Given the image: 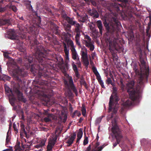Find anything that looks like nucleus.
<instances>
[{"mask_svg": "<svg viewBox=\"0 0 151 151\" xmlns=\"http://www.w3.org/2000/svg\"><path fill=\"white\" fill-rule=\"evenodd\" d=\"M49 54L42 46H39L36 48L35 54L36 59L33 62V59L31 56H26L24 58L25 66L27 69L30 68V70L34 75H37L40 78L47 76L45 71L46 61L49 59Z\"/></svg>", "mask_w": 151, "mask_h": 151, "instance_id": "obj_1", "label": "nucleus"}, {"mask_svg": "<svg viewBox=\"0 0 151 151\" xmlns=\"http://www.w3.org/2000/svg\"><path fill=\"white\" fill-rule=\"evenodd\" d=\"M104 25L106 28L107 35L111 37L109 41V50L112 53L115 50H122L121 47L117 43L119 36L117 32L121 26V23L115 17H113L111 19L110 26L107 24H104Z\"/></svg>", "mask_w": 151, "mask_h": 151, "instance_id": "obj_2", "label": "nucleus"}, {"mask_svg": "<svg viewBox=\"0 0 151 151\" xmlns=\"http://www.w3.org/2000/svg\"><path fill=\"white\" fill-rule=\"evenodd\" d=\"M119 100V96L118 93H114L111 95L109 102L108 112L111 113L108 116V119L109 120L114 121L115 118L117 121L118 117L116 116V114L118 110V102Z\"/></svg>", "mask_w": 151, "mask_h": 151, "instance_id": "obj_3", "label": "nucleus"}, {"mask_svg": "<svg viewBox=\"0 0 151 151\" xmlns=\"http://www.w3.org/2000/svg\"><path fill=\"white\" fill-rule=\"evenodd\" d=\"M134 81H131L127 84V91L129 93L130 100L128 99L123 103V106L125 107H128L132 105L133 101L137 99L138 93L137 90L134 89Z\"/></svg>", "mask_w": 151, "mask_h": 151, "instance_id": "obj_4", "label": "nucleus"}, {"mask_svg": "<svg viewBox=\"0 0 151 151\" xmlns=\"http://www.w3.org/2000/svg\"><path fill=\"white\" fill-rule=\"evenodd\" d=\"M116 119L114 118V121L112 120L111 122L113 127L112 128V132L115 136L116 139V142L113 144V147H115L122 140L123 137L120 130L117 125Z\"/></svg>", "mask_w": 151, "mask_h": 151, "instance_id": "obj_5", "label": "nucleus"}, {"mask_svg": "<svg viewBox=\"0 0 151 151\" xmlns=\"http://www.w3.org/2000/svg\"><path fill=\"white\" fill-rule=\"evenodd\" d=\"M66 77L68 82L66 79H63V82L65 88L68 91L69 96H71L72 95L71 90H72L77 96L78 93L77 90L74 84L72 77L71 76H70L69 75H67Z\"/></svg>", "mask_w": 151, "mask_h": 151, "instance_id": "obj_6", "label": "nucleus"}, {"mask_svg": "<svg viewBox=\"0 0 151 151\" xmlns=\"http://www.w3.org/2000/svg\"><path fill=\"white\" fill-rule=\"evenodd\" d=\"M113 2L111 4V6L114 10L118 13H121L122 10V6L120 4H118L116 1H120L126 2L127 1V0H111Z\"/></svg>", "mask_w": 151, "mask_h": 151, "instance_id": "obj_7", "label": "nucleus"}, {"mask_svg": "<svg viewBox=\"0 0 151 151\" xmlns=\"http://www.w3.org/2000/svg\"><path fill=\"white\" fill-rule=\"evenodd\" d=\"M26 75V72L19 69L14 71L13 73V77L15 78V79L19 81H21L22 78L24 77Z\"/></svg>", "mask_w": 151, "mask_h": 151, "instance_id": "obj_8", "label": "nucleus"}, {"mask_svg": "<svg viewBox=\"0 0 151 151\" xmlns=\"http://www.w3.org/2000/svg\"><path fill=\"white\" fill-rule=\"evenodd\" d=\"M84 38L87 39L83 40L86 47L89 48L91 51H93L94 49V46L93 45V42L92 41L91 38L87 35H85Z\"/></svg>", "mask_w": 151, "mask_h": 151, "instance_id": "obj_9", "label": "nucleus"}, {"mask_svg": "<svg viewBox=\"0 0 151 151\" xmlns=\"http://www.w3.org/2000/svg\"><path fill=\"white\" fill-rule=\"evenodd\" d=\"M76 28H75V32L77 33L75 37L76 43L78 46H81V44L79 42L80 37V25L77 22L74 25Z\"/></svg>", "mask_w": 151, "mask_h": 151, "instance_id": "obj_10", "label": "nucleus"}, {"mask_svg": "<svg viewBox=\"0 0 151 151\" xmlns=\"http://www.w3.org/2000/svg\"><path fill=\"white\" fill-rule=\"evenodd\" d=\"M5 91L6 92L8 93H11V95L10 94L11 97L9 98V101L12 105L13 106L14 105V103L16 101V98L13 95L12 90L10 88L7 86H5Z\"/></svg>", "mask_w": 151, "mask_h": 151, "instance_id": "obj_11", "label": "nucleus"}, {"mask_svg": "<svg viewBox=\"0 0 151 151\" xmlns=\"http://www.w3.org/2000/svg\"><path fill=\"white\" fill-rule=\"evenodd\" d=\"M140 61L141 63V65L140 67L141 69V71L143 69L145 70V75L147 79V77L149 74V69L148 68H147L146 65V63L144 61L143 59H141Z\"/></svg>", "mask_w": 151, "mask_h": 151, "instance_id": "obj_12", "label": "nucleus"}, {"mask_svg": "<svg viewBox=\"0 0 151 151\" xmlns=\"http://www.w3.org/2000/svg\"><path fill=\"white\" fill-rule=\"evenodd\" d=\"M7 37L8 38L12 40H18V36L17 35L15 32L13 30L9 31L8 32Z\"/></svg>", "mask_w": 151, "mask_h": 151, "instance_id": "obj_13", "label": "nucleus"}, {"mask_svg": "<svg viewBox=\"0 0 151 151\" xmlns=\"http://www.w3.org/2000/svg\"><path fill=\"white\" fill-rule=\"evenodd\" d=\"M63 17L65 18V19L69 24L71 25V26H74L75 25V24L77 22L76 21L74 20V19L73 18H71L68 16H66V14L63 15Z\"/></svg>", "mask_w": 151, "mask_h": 151, "instance_id": "obj_14", "label": "nucleus"}, {"mask_svg": "<svg viewBox=\"0 0 151 151\" xmlns=\"http://www.w3.org/2000/svg\"><path fill=\"white\" fill-rule=\"evenodd\" d=\"M89 14L93 17L94 18H98L99 17V14L96 10L95 8H93L92 9L88 11Z\"/></svg>", "mask_w": 151, "mask_h": 151, "instance_id": "obj_15", "label": "nucleus"}, {"mask_svg": "<svg viewBox=\"0 0 151 151\" xmlns=\"http://www.w3.org/2000/svg\"><path fill=\"white\" fill-rule=\"evenodd\" d=\"M76 136V134L75 132L73 133L72 135L71 136V137L69 138L68 141L66 142V143L68 144V145H67V146L69 147L73 143Z\"/></svg>", "mask_w": 151, "mask_h": 151, "instance_id": "obj_16", "label": "nucleus"}, {"mask_svg": "<svg viewBox=\"0 0 151 151\" xmlns=\"http://www.w3.org/2000/svg\"><path fill=\"white\" fill-rule=\"evenodd\" d=\"M100 145L99 142H97L94 145V147L92 149L91 151H101L104 147V145L98 147Z\"/></svg>", "mask_w": 151, "mask_h": 151, "instance_id": "obj_17", "label": "nucleus"}, {"mask_svg": "<svg viewBox=\"0 0 151 151\" xmlns=\"http://www.w3.org/2000/svg\"><path fill=\"white\" fill-rule=\"evenodd\" d=\"M41 22V18L40 17L37 16L33 19V22L34 24L36 25L37 26H40Z\"/></svg>", "mask_w": 151, "mask_h": 151, "instance_id": "obj_18", "label": "nucleus"}, {"mask_svg": "<svg viewBox=\"0 0 151 151\" xmlns=\"http://www.w3.org/2000/svg\"><path fill=\"white\" fill-rule=\"evenodd\" d=\"M17 93L18 100L19 101H23L24 103L26 101V99L24 98L23 96V94L18 90L17 91Z\"/></svg>", "mask_w": 151, "mask_h": 151, "instance_id": "obj_19", "label": "nucleus"}, {"mask_svg": "<svg viewBox=\"0 0 151 151\" xmlns=\"http://www.w3.org/2000/svg\"><path fill=\"white\" fill-rule=\"evenodd\" d=\"M146 35L149 38H150L151 36V19L148 24V26L146 29Z\"/></svg>", "mask_w": 151, "mask_h": 151, "instance_id": "obj_20", "label": "nucleus"}, {"mask_svg": "<svg viewBox=\"0 0 151 151\" xmlns=\"http://www.w3.org/2000/svg\"><path fill=\"white\" fill-rule=\"evenodd\" d=\"M55 116L53 114H49L43 118L44 121L46 122H50L52 119H54Z\"/></svg>", "mask_w": 151, "mask_h": 151, "instance_id": "obj_21", "label": "nucleus"}, {"mask_svg": "<svg viewBox=\"0 0 151 151\" xmlns=\"http://www.w3.org/2000/svg\"><path fill=\"white\" fill-rule=\"evenodd\" d=\"M96 24L97 27L99 28V32L102 35V34L103 25L102 22L101 20H98L96 22Z\"/></svg>", "mask_w": 151, "mask_h": 151, "instance_id": "obj_22", "label": "nucleus"}, {"mask_svg": "<svg viewBox=\"0 0 151 151\" xmlns=\"http://www.w3.org/2000/svg\"><path fill=\"white\" fill-rule=\"evenodd\" d=\"M1 66H0V79L4 81H9L11 78L10 77L5 75H1Z\"/></svg>", "mask_w": 151, "mask_h": 151, "instance_id": "obj_23", "label": "nucleus"}, {"mask_svg": "<svg viewBox=\"0 0 151 151\" xmlns=\"http://www.w3.org/2000/svg\"><path fill=\"white\" fill-rule=\"evenodd\" d=\"M62 35L64 38V40L65 41H68L71 37V35L69 32H67V33L64 32L62 33Z\"/></svg>", "mask_w": 151, "mask_h": 151, "instance_id": "obj_24", "label": "nucleus"}, {"mask_svg": "<svg viewBox=\"0 0 151 151\" xmlns=\"http://www.w3.org/2000/svg\"><path fill=\"white\" fill-rule=\"evenodd\" d=\"M10 21L9 19H0V27L5 24L9 25Z\"/></svg>", "mask_w": 151, "mask_h": 151, "instance_id": "obj_25", "label": "nucleus"}, {"mask_svg": "<svg viewBox=\"0 0 151 151\" xmlns=\"http://www.w3.org/2000/svg\"><path fill=\"white\" fill-rule=\"evenodd\" d=\"M83 134V132L82 129H79L77 134V138L76 141V143H78V144H79V141L82 136Z\"/></svg>", "mask_w": 151, "mask_h": 151, "instance_id": "obj_26", "label": "nucleus"}, {"mask_svg": "<svg viewBox=\"0 0 151 151\" xmlns=\"http://www.w3.org/2000/svg\"><path fill=\"white\" fill-rule=\"evenodd\" d=\"M6 0H0V12L4 11V5L6 4Z\"/></svg>", "mask_w": 151, "mask_h": 151, "instance_id": "obj_27", "label": "nucleus"}, {"mask_svg": "<svg viewBox=\"0 0 151 151\" xmlns=\"http://www.w3.org/2000/svg\"><path fill=\"white\" fill-rule=\"evenodd\" d=\"M63 45L64 47V51L65 55L66 58L67 59H68L69 54V50L67 49V45L65 43H63Z\"/></svg>", "mask_w": 151, "mask_h": 151, "instance_id": "obj_28", "label": "nucleus"}, {"mask_svg": "<svg viewBox=\"0 0 151 151\" xmlns=\"http://www.w3.org/2000/svg\"><path fill=\"white\" fill-rule=\"evenodd\" d=\"M88 19V16L87 15H83L81 17L79 21L80 22L83 23L86 22Z\"/></svg>", "mask_w": 151, "mask_h": 151, "instance_id": "obj_29", "label": "nucleus"}, {"mask_svg": "<svg viewBox=\"0 0 151 151\" xmlns=\"http://www.w3.org/2000/svg\"><path fill=\"white\" fill-rule=\"evenodd\" d=\"M64 29L67 32H71V26L69 24H65L64 25Z\"/></svg>", "mask_w": 151, "mask_h": 151, "instance_id": "obj_30", "label": "nucleus"}, {"mask_svg": "<svg viewBox=\"0 0 151 151\" xmlns=\"http://www.w3.org/2000/svg\"><path fill=\"white\" fill-rule=\"evenodd\" d=\"M45 141L44 140H42L40 143L35 146V147L37 148L41 147L44 146L45 144Z\"/></svg>", "mask_w": 151, "mask_h": 151, "instance_id": "obj_31", "label": "nucleus"}, {"mask_svg": "<svg viewBox=\"0 0 151 151\" xmlns=\"http://www.w3.org/2000/svg\"><path fill=\"white\" fill-rule=\"evenodd\" d=\"M31 1H28L26 3L27 8L29 9V10H31L33 12V10L32 9V6L30 4Z\"/></svg>", "mask_w": 151, "mask_h": 151, "instance_id": "obj_32", "label": "nucleus"}, {"mask_svg": "<svg viewBox=\"0 0 151 151\" xmlns=\"http://www.w3.org/2000/svg\"><path fill=\"white\" fill-rule=\"evenodd\" d=\"M81 57L83 60L88 58L87 50H86V51L85 52L84 51H82L81 54Z\"/></svg>", "mask_w": 151, "mask_h": 151, "instance_id": "obj_33", "label": "nucleus"}, {"mask_svg": "<svg viewBox=\"0 0 151 151\" xmlns=\"http://www.w3.org/2000/svg\"><path fill=\"white\" fill-rule=\"evenodd\" d=\"M20 127L21 133H24L25 135H27V133L24 129V124L22 123L21 124Z\"/></svg>", "mask_w": 151, "mask_h": 151, "instance_id": "obj_34", "label": "nucleus"}, {"mask_svg": "<svg viewBox=\"0 0 151 151\" xmlns=\"http://www.w3.org/2000/svg\"><path fill=\"white\" fill-rule=\"evenodd\" d=\"M143 80H144V76L143 75H141L140 77L139 78L138 82L139 84L141 85L143 84Z\"/></svg>", "mask_w": 151, "mask_h": 151, "instance_id": "obj_35", "label": "nucleus"}, {"mask_svg": "<svg viewBox=\"0 0 151 151\" xmlns=\"http://www.w3.org/2000/svg\"><path fill=\"white\" fill-rule=\"evenodd\" d=\"M81 111L83 115L84 116H85L86 114V109L85 107V106L83 104L82 106L81 107Z\"/></svg>", "mask_w": 151, "mask_h": 151, "instance_id": "obj_36", "label": "nucleus"}, {"mask_svg": "<svg viewBox=\"0 0 151 151\" xmlns=\"http://www.w3.org/2000/svg\"><path fill=\"white\" fill-rule=\"evenodd\" d=\"M81 81H80V83L82 85H83L86 88L87 86V84L86 83V82L83 77H82L81 78Z\"/></svg>", "mask_w": 151, "mask_h": 151, "instance_id": "obj_37", "label": "nucleus"}, {"mask_svg": "<svg viewBox=\"0 0 151 151\" xmlns=\"http://www.w3.org/2000/svg\"><path fill=\"white\" fill-rule=\"evenodd\" d=\"M76 114L78 116H80L81 115V113L80 112H78L77 110H76L73 113L72 115V117H74Z\"/></svg>", "mask_w": 151, "mask_h": 151, "instance_id": "obj_38", "label": "nucleus"}, {"mask_svg": "<svg viewBox=\"0 0 151 151\" xmlns=\"http://www.w3.org/2000/svg\"><path fill=\"white\" fill-rule=\"evenodd\" d=\"M56 132L57 131L56 130L55 133L52 134V139L55 142H56L58 136V135L56 134Z\"/></svg>", "mask_w": 151, "mask_h": 151, "instance_id": "obj_39", "label": "nucleus"}, {"mask_svg": "<svg viewBox=\"0 0 151 151\" xmlns=\"http://www.w3.org/2000/svg\"><path fill=\"white\" fill-rule=\"evenodd\" d=\"M8 132H8L6 135V145L7 143H9L10 142L11 139V137H10V135L8 134Z\"/></svg>", "mask_w": 151, "mask_h": 151, "instance_id": "obj_40", "label": "nucleus"}, {"mask_svg": "<svg viewBox=\"0 0 151 151\" xmlns=\"http://www.w3.org/2000/svg\"><path fill=\"white\" fill-rule=\"evenodd\" d=\"M45 101L47 104H50V102H51V100L50 98L49 97V95L47 96L46 94H45Z\"/></svg>", "mask_w": 151, "mask_h": 151, "instance_id": "obj_41", "label": "nucleus"}, {"mask_svg": "<svg viewBox=\"0 0 151 151\" xmlns=\"http://www.w3.org/2000/svg\"><path fill=\"white\" fill-rule=\"evenodd\" d=\"M53 33L58 35H60V30L58 29V27H56L55 30L53 32Z\"/></svg>", "mask_w": 151, "mask_h": 151, "instance_id": "obj_42", "label": "nucleus"}, {"mask_svg": "<svg viewBox=\"0 0 151 151\" xmlns=\"http://www.w3.org/2000/svg\"><path fill=\"white\" fill-rule=\"evenodd\" d=\"M84 63L86 66H88L89 64V62L88 58L83 60Z\"/></svg>", "mask_w": 151, "mask_h": 151, "instance_id": "obj_43", "label": "nucleus"}, {"mask_svg": "<svg viewBox=\"0 0 151 151\" xmlns=\"http://www.w3.org/2000/svg\"><path fill=\"white\" fill-rule=\"evenodd\" d=\"M77 56V54L76 52L72 53V57L73 60H75L76 59Z\"/></svg>", "mask_w": 151, "mask_h": 151, "instance_id": "obj_44", "label": "nucleus"}, {"mask_svg": "<svg viewBox=\"0 0 151 151\" xmlns=\"http://www.w3.org/2000/svg\"><path fill=\"white\" fill-rule=\"evenodd\" d=\"M72 65L73 69L74 71H75L77 70H78V68L74 62H73L72 63Z\"/></svg>", "mask_w": 151, "mask_h": 151, "instance_id": "obj_45", "label": "nucleus"}, {"mask_svg": "<svg viewBox=\"0 0 151 151\" xmlns=\"http://www.w3.org/2000/svg\"><path fill=\"white\" fill-rule=\"evenodd\" d=\"M92 70L95 75H97V74L98 75L99 73L97 71L96 68L95 67H92Z\"/></svg>", "mask_w": 151, "mask_h": 151, "instance_id": "obj_46", "label": "nucleus"}, {"mask_svg": "<svg viewBox=\"0 0 151 151\" xmlns=\"http://www.w3.org/2000/svg\"><path fill=\"white\" fill-rule=\"evenodd\" d=\"M56 143L52 139L50 140L48 142V144L54 146Z\"/></svg>", "mask_w": 151, "mask_h": 151, "instance_id": "obj_47", "label": "nucleus"}, {"mask_svg": "<svg viewBox=\"0 0 151 151\" xmlns=\"http://www.w3.org/2000/svg\"><path fill=\"white\" fill-rule=\"evenodd\" d=\"M88 142V138L87 137L85 136V139L83 141V145H85L87 144Z\"/></svg>", "mask_w": 151, "mask_h": 151, "instance_id": "obj_48", "label": "nucleus"}, {"mask_svg": "<svg viewBox=\"0 0 151 151\" xmlns=\"http://www.w3.org/2000/svg\"><path fill=\"white\" fill-rule=\"evenodd\" d=\"M53 146L48 144L47 147V151H50L52 149Z\"/></svg>", "mask_w": 151, "mask_h": 151, "instance_id": "obj_49", "label": "nucleus"}, {"mask_svg": "<svg viewBox=\"0 0 151 151\" xmlns=\"http://www.w3.org/2000/svg\"><path fill=\"white\" fill-rule=\"evenodd\" d=\"M112 81L111 80V78H108L106 80V83L108 85H109L110 84H111Z\"/></svg>", "mask_w": 151, "mask_h": 151, "instance_id": "obj_50", "label": "nucleus"}, {"mask_svg": "<svg viewBox=\"0 0 151 151\" xmlns=\"http://www.w3.org/2000/svg\"><path fill=\"white\" fill-rule=\"evenodd\" d=\"M98 82L99 84H100V85L101 86L102 88H104V89L105 88V87L104 86V82L102 80L98 81Z\"/></svg>", "mask_w": 151, "mask_h": 151, "instance_id": "obj_51", "label": "nucleus"}, {"mask_svg": "<svg viewBox=\"0 0 151 151\" xmlns=\"http://www.w3.org/2000/svg\"><path fill=\"white\" fill-rule=\"evenodd\" d=\"M13 127L14 130L16 132H15L16 134H17L18 132V130L16 127V125L14 123H13Z\"/></svg>", "mask_w": 151, "mask_h": 151, "instance_id": "obj_52", "label": "nucleus"}, {"mask_svg": "<svg viewBox=\"0 0 151 151\" xmlns=\"http://www.w3.org/2000/svg\"><path fill=\"white\" fill-rule=\"evenodd\" d=\"M67 116L66 114H65L63 116H62V119H63V123L65 122L67 119Z\"/></svg>", "mask_w": 151, "mask_h": 151, "instance_id": "obj_53", "label": "nucleus"}, {"mask_svg": "<svg viewBox=\"0 0 151 151\" xmlns=\"http://www.w3.org/2000/svg\"><path fill=\"white\" fill-rule=\"evenodd\" d=\"M49 110H48V111L46 110H44V112H43L45 116H47L49 114H52L49 113Z\"/></svg>", "mask_w": 151, "mask_h": 151, "instance_id": "obj_54", "label": "nucleus"}, {"mask_svg": "<svg viewBox=\"0 0 151 151\" xmlns=\"http://www.w3.org/2000/svg\"><path fill=\"white\" fill-rule=\"evenodd\" d=\"M112 89L113 90V92L112 93H117V90L118 89L116 87H113L112 88Z\"/></svg>", "mask_w": 151, "mask_h": 151, "instance_id": "obj_55", "label": "nucleus"}, {"mask_svg": "<svg viewBox=\"0 0 151 151\" xmlns=\"http://www.w3.org/2000/svg\"><path fill=\"white\" fill-rule=\"evenodd\" d=\"M102 120V118L101 117H99L98 118L96 119V124H98L99 123L101 122Z\"/></svg>", "mask_w": 151, "mask_h": 151, "instance_id": "obj_56", "label": "nucleus"}, {"mask_svg": "<svg viewBox=\"0 0 151 151\" xmlns=\"http://www.w3.org/2000/svg\"><path fill=\"white\" fill-rule=\"evenodd\" d=\"M96 79L98 80V81L101 80V77L99 73L98 75L97 74V75H96Z\"/></svg>", "mask_w": 151, "mask_h": 151, "instance_id": "obj_57", "label": "nucleus"}, {"mask_svg": "<svg viewBox=\"0 0 151 151\" xmlns=\"http://www.w3.org/2000/svg\"><path fill=\"white\" fill-rule=\"evenodd\" d=\"M58 6H59V9L60 10H62L63 9V5H61L60 3H59L58 4Z\"/></svg>", "mask_w": 151, "mask_h": 151, "instance_id": "obj_58", "label": "nucleus"}, {"mask_svg": "<svg viewBox=\"0 0 151 151\" xmlns=\"http://www.w3.org/2000/svg\"><path fill=\"white\" fill-rule=\"evenodd\" d=\"M12 9L14 12H16L17 11V9L16 6L14 5L12 6Z\"/></svg>", "mask_w": 151, "mask_h": 151, "instance_id": "obj_59", "label": "nucleus"}, {"mask_svg": "<svg viewBox=\"0 0 151 151\" xmlns=\"http://www.w3.org/2000/svg\"><path fill=\"white\" fill-rule=\"evenodd\" d=\"M75 73L76 76L78 78H79L80 77V75L78 72V70L74 71Z\"/></svg>", "mask_w": 151, "mask_h": 151, "instance_id": "obj_60", "label": "nucleus"}, {"mask_svg": "<svg viewBox=\"0 0 151 151\" xmlns=\"http://www.w3.org/2000/svg\"><path fill=\"white\" fill-rule=\"evenodd\" d=\"M22 58H18L17 60V62L19 63H22Z\"/></svg>", "mask_w": 151, "mask_h": 151, "instance_id": "obj_61", "label": "nucleus"}, {"mask_svg": "<svg viewBox=\"0 0 151 151\" xmlns=\"http://www.w3.org/2000/svg\"><path fill=\"white\" fill-rule=\"evenodd\" d=\"M120 84L121 85V87L122 89H124V85L123 82L122 80L120 81Z\"/></svg>", "mask_w": 151, "mask_h": 151, "instance_id": "obj_62", "label": "nucleus"}, {"mask_svg": "<svg viewBox=\"0 0 151 151\" xmlns=\"http://www.w3.org/2000/svg\"><path fill=\"white\" fill-rule=\"evenodd\" d=\"M69 45L71 47H74V44H73V42L71 40L70 41Z\"/></svg>", "mask_w": 151, "mask_h": 151, "instance_id": "obj_63", "label": "nucleus"}, {"mask_svg": "<svg viewBox=\"0 0 151 151\" xmlns=\"http://www.w3.org/2000/svg\"><path fill=\"white\" fill-rule=\"evenodd\" d=\"M69 45L71 47H74V44H73V42L71 40L70 41Z\"/></svg>", "mask_w": 151, "mask_h": 151, "instance_id": "obj_64", "label": "nucleus"}]
</instances>
